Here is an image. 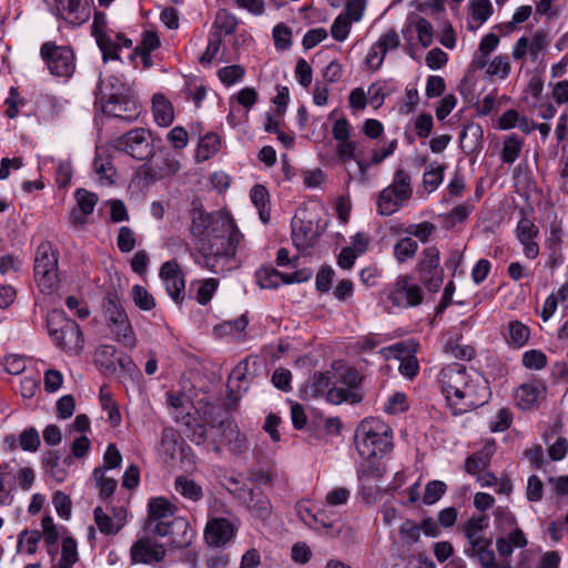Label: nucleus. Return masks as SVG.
Masks as SVG:
<instances>
[{
  "instance_id": "1",
  "label": "nucleus",
  "mask_w": 568,
  "mask_h": 568,
  "mask_svg": "<svg viewBox=\"0 0 568 568\" xmlns=\"http://www.w3.org/2000/svg\"><path fill=\"white\" fill-rule=\"evenodd\" d=\"M207 242L201 247L203 266L215 274H224L232 268L235 255L244 235L233 216L225 211H214L206 233Z\"/></svg>"
},
{
  "instance_id": "2",
  "label": "nucleus",
  "mask_w": 568,
  "mask_h": 568,
  "mask_svg": "<svg viewBox=\"0 0 568 568\" xmlns=\"http://www.w3.org/2000/svg\"><path fill=\"white\" fill-rule=\"evenodd\" d=\"M95 103L104 114L125 122L135 121L142 110L132 88L118 75L100 79L95 89Z\"/></svg>"
},
{
  "instance_id": "3",
  "label": "nucleus",
  "mask_w": 568,
  "mask_h": 568,
  "mask_svg": "<svg viewBox=\"0 0 568 568\" xmlns=\"http://www.w3.org/2000/svg\"><path fill=\"white\" fill-rule=\"evenodd\" d=\"M355 446L364 459H375L393 448L392 428L379 418L363 419L355 430Z\"/></svg>"
},
{
  "instance_id": "4",
  "label": "nucleus",
  "mask_w": 568,
  "mask_h": 568,
  "mask_svg": "<svg viewBox=\"0 0 568 568\" xmlns=\"http://www.w3.org/2000/svg\"><path fill=\"white\" fill-rule=\"evenodd\" d=\"M331 372L335 385L327 394V403L332 405L343 403L355 405L364 399L362 388L364 375L355 366L343 361H334Z\"/></svg>"
},
{
  "instance_id": "5",
  "label": "nucleus",
  "mask_w": 568,
  "mask_h": 568,
  "mask_svg": "<svg viewBox=\"0 0 568 568\" xmlns=\"http://www.w3.org/2000/svg\"><path fill=\"white\" fill-rule=\"evenodd\" d=\"M47 326L53 344L69 355H78L84 345V338L79 324L68 318L62 312H52L47 320Z\"/></svg>"
},
{
  "instance_id": "6",
  "label": "nucleus",
  "mask_w": 568,
  "mask_h": 568,
  "mask_svg": "<svg viewBox=\"0 0 568 568\" xmlns=\"http://www.w3.org/2000/svg\"><path fill=\"white\" fill-rule=\"evenodd\" d=\"M413 196L412 178L404 169L394 172L393 182L384 187L376 201L377 213L389 216L399 211Z\"/></svg>"
},
{
  "instance_id": "7",
  "label": "nucleus",
  "mask_w": 568,
  "mask_h": 568,
  "mask_svg": "<svg viewBox=\"0 0 568 568\" xmlns=\"http://www.w3.org/2000/svg\"><path fill=\"white\" fill-rule=\"evenodd\" d=\"M103 310L114 339L125 348L133 349L136 346V337L121 298L115 291L108 292L103 302Z\"/></svg>"
},
{
  "instance_id": "8",
  "label": "nucleus",
  "mask_w": 568,
  "mask_h": 568,
  "mask_svg": "<svg viewBox=\"0 0 568 568\" xmlns=\"http://www.w3.org/2000/svg\"><path fill=\"white\" fill-rule=\"evenodd\" d=\"M59 253L49 241L41 242L34 255V280L44 294H51L59 286Z\"/></svg>"
},
{
  "instance_id": "9",
  "label": "nucleus",
  "mask_w": 568,
  "mask_h": 568,
  "mask_svg": "<svg viewBox=\"0 0 568 568\" xmlns=\"http://www.w3.org/2000/svg\"><path fill=\"white\" fill-rule=\"evenodd\" d=\"M420 284L429 292H438L444 283V268L440 266V252L432 245L423 248L415 266Z\"/></svg>"
},
{
  "instance_id": "10",
  "label": "nucleus",
  "mask_w": 568,
  "mask_h": 568,
  "mask_svg": "<svg viewBox=\"0 0 568 568\" xmlns=\"http://www.w3.org/2000/svg\"><path fill=\"white\" fill-rule=\"evenodd\" d=\"M40 57L54 77L70 78L75 71V58L71 47L47 41L40 48Z\"/></svg>"
},
{
  "instance_id": "11",
  "label": "nucleus",
  "mask_w": 568,
  "mask_h": 568,
  "mask_svg": "<svg viewBox=\"0 0 568 568\" xmlns=\"http://www.w3.org/2000/svg\"><path fill=\"white\" fill-rule=\"evenodd\" d=\"M229 491L233 497L256 517L266 519L272 513V505L268 497L258 487H251L236 478H230Z\"/></svg>"
},
{
  "instance_id": "12",
  "label": "nucleus",
  "mask_w": 568,
  "mask_h": 568,
  "mask_svg": "<svg viewBox=\"0 0 568 568\" xmlns=\"http://www.w3.org/2000/svg\"><path fill=\"white\" fill-rule=\"evenodd\" d=\"M112 146L138 161L149 160L154 152L151 132L144 128H134L118 136L112 141Z\"/></svg>"
},
{
  "instance_id": "13",
  "label": "nucleus",
  "mask_w": 568,
  "mask_h": 568,
  "mask_svg": "<svg viewBox=\"0 0 568 568\" xmlns=\"http://www.w3.org/2000/svg\"><path fill=\"white\" fill-rule=\"evenodd\" d=\"M138 171V176L144 185H151L159 180L175 174L180 169L179 161L165 148L153 152Z\"/></svg>"
},
{
  "instance_id": "14",
  "label": "nucleus",
  "mask_w": 568,
  "mask_h": 568,
  "mask_svg": "<svg viewBox=\"0 0 568 568\" xmlns=\"http://www.w3.org/2000/svg\"><path fill=\"white\" fill-rule=\"evenodd\" d=\"M489 387L480 377L468 376L457 397L452 396V410L455 415H462L471 409L483 406L489 397Z\"/></svg>"
},
{
  "instance_id": "15",
  "label": "nucleus",
  "mask_w": 568,
  "mask_h": 568,
  "mask_svg": "<svg viewBox=\"0 0 568 568\" xmlns=\"http://www.w3.org/2000/svg\"><path fill=\"white\" fill-rule=\"evenodd\" d=\"M152 531L159 537H169L172 549H185L191 546L195 537L194 530L183 517H175L170 521L154 524Z\"/></svg>"
},
{
  "instance_id": "16",
  "label": "nucleus",
  "mask_w": 568,
  "mask_h": 568,
  "mask_svg": "<svg viewBox=\"0 0 568 568\" xmlns=\"http://www.w3.org/2000/svg\"><path fill=\"white\" fill-rule=\"evenodd\" d=\"M549 44L550 39L547 31L538 29L531 38L520 37L514 44L511 55L515 60L525 61L528 57L532 63L542 62Z\"/></svg>"
},
{
  "instance_id": "17",
  "label": "nucleus",
  "mask_w": 568,
  "mask_h": 568,
  "mask_svg": "<svg viewBox=\"0 0 568 568\" xmlns=\"http://www.w3.org/2000/svg\"><path fill=\"white\" fill-rule=\"evenodd\" d=\"M417 344L412 342H398L387 347H383L379 351V354L385 358H396L398 359L399 373L406 377L407 379H414L419 373V363L416 357Z\"/></svg>"
},
{
  "instance_id": "18",
  "label": "nucleus",
  "mask_w": 568,
  "mask_h": 568,
  "mask_svg": "<svg viewBox=\"0 0 568 568\" xmlns=\"http://www.w3.org/2000/svg\"><path fill=\"white\" fill-rule=\"evenodd\" d=\"M468 376L466 366L459 363L448 364L440 369L437 382L450 408L452 396L457 397L465 382L468 381Z\"/></svg>"
},
{
  "instance_id": "19",
  "label": "nucleus",
  "mask_w": 568,
  "mask_h": 568,
  "mask_svg": "<svg viewBox=\"0 0 568 568\" xmlns=\"http://www.w3.org/2000/svg\"><path fill=\"white\" fill-rule=\"evenodd\" d=\"M388 298L398 307H410L422 304L424 293L422 287L414 283L410 276H399L389 290Z\"/></svg>"
},
{
  "instance_id": "20",
  "label": "nucleus",
  "mask_w": 568,
  "mask_h": 568,
  "mask_svg": "<svg viewBox=\"0 0 568 568\" xmlns=\"http://www.w3.org/2000/svg\"><path fill=\"white\" fill-rule=\"evenodd\" d=\"M49 11L65 22L80 26L89 19V11L83 0H44Z\"/></svg>"
},
{
  "instance_id": "21",
  "label": "nucleus",
  "mask_w": 568,
  "mask_h": 568,
  "mask_svg": "<svg viewBox=\"0 0 568 568\" xmlns=\"http://www.w3.org/2000/svg\"><path fill=\"white\" fill-rule=\"evenodd\" d=\"M159 275L170 297L181 305L185 298V280L179 263L175 260L164 262Z\"/></svg>"
},
{
  "instance_id": "22",
  "label": "nucleus",
  "mask_w": 568,
  "mask_h": 568,
  "mask_svg": "<svg viewBox=\"0 0 568 568\" xmlns=\"http://www.w3.org/2000/svg\"><path fill=\"white\" fill-rule=\"evenodd\" d=\"M166 550L163 545L153 542L149 537H141L130 548V560L133 565H153L164 560Z\"/></svg>"
},
{
  "instance_id": "23",
  "label": "nucleus",
  "mask_w": 568,
  "mask_h": 568,
  "mask_svg": "<svg viewBox=\"0 0 568 568\" xmlns=\"http://www.w3.org/2000/svg\"><path fill=\"white\" fill-rule=\"evenodd\" d=\"M523 216L516 226V237L524 246V254L529 260H535L539 255V245L535 239L539 235V229L534 220L527 217L521 211Z\"/></svg>"
},
{
  "instance_id": "24",
  "label": "nucleus",
  "mask_w": 568,
  "mask_h": 568,
  "mask_svg": "<svg viewBox=\"0 0 568 568\" xmlns=\"http://www.w3.org/2000/svg\"><path fill=\"white\" fill-rule=\"evenodd\" d=\"M235 536V527L227 518H213L207 521L204 538L207 545L220 548Z\"/></svg>"
},
{
  "instance_id": "25",
  "label": "nucleus",
  "mask_w": 568,
  "mask_h": 568,
  "mask_svg": "<svg viewBox=\"0 0 568 568\" xmlns=\"http://www.w3.org/2000/svg\"><path fill=\"white\" fill-rule=\"evenodd\" d=\"M335 385L332 377V372H315L308 381L303 385L301 393L304 399H315L325 396L331 392L332 386Z\"/></svg>"
},
{
  "instance_id": "26",
  "label": "nucleus",
  "mask_w": 568,
  "mask_h": 568,
  "mask_svg": "<svg viewBox=\"0 0 568 568\" xmlns=\"http://www.w3.org/2000/svg\"><path fill=\"white\" fill-rule=\"evenodd\" d=\"M185 448L191 449L176 429L166 427L162 430L159 454L165 462L173 460L176 453H184Z\"/></svg>"
},
{
  "instance_id": "27",
  "label": "nucleus",
  "mask_w": 568,
  "mask_h": 568,
  "mask_svg": "<svg viewBox=\"0 0 568 568\" xmlns=\"http://www.w3.org/2000/svg\"><path fill=\"white\" fill-rule=\"evenodd\" d=\"M320 234L314 229L312 221H304L301 219L293 220L292 222V240L298 250H306L313 247L317 242Z\"/></svg>"
},
{
  "instance_id": "28",
  "label": "nucleus",
  "mask_w": 568,
  "mask_h": 568,
  "mask_svg": "<svg viewBox=\"0 0 568 568\" xmlns=\"http://www.w3.org/2000/svg\"><path fill=\"white\" fill-rule=\"evenodd\" d=\"M74 197L78 209L71 212L70 222L73 225H82L85 222V216L93 212L99 197L95 193L89 192L85 189H78L74 192Z\"/></svg>"
},
{
  "instance_id": "29",
  "label": "nucleus",
  "mask_w": 568,
  "mask_h": 568,
  "mask_svg": "<svg viewBox=\"0 0 568 568\" xmlns=\"http://www.w3.org/2000/svg\"><path fill=\"white\" fill-rule=\"evenodd\" d=\"M254 377V373L250 371L248 358H244L232 369L229 376L230 393L232 395L236 393L239 396L245 393Z\"/></svg>"
},
{
  "instance_id": "30",
  "label": "nucleus",
  "mask_w": 568,
  "mask_h": 568,
  "mask_svg": "<svg viewBox=\"0 0 568 568\" xmlns=\"http://www.w3.org/2000/svg\"><path fill=\"white\" fill-rule=\"evenodd\" d=\"M489 526V518L487 515L473 516L463 525V531L468 540V547H477L480 544H487L488 538L481 534Z\"/></svg>"
},
{
  "instance_id": "31",
  "label": "nucleus",
  "mask_w": 568,
  "mask_h": 568,
  "mask_svg": "<svg viewBox=\"0 0 568 568\" xmlns=\"http://www.w3.org/2000/svg\"><path fill=\"white\" fill-rule=\"evenodd\" d=\"M501 334L510 347L521 348L530 338V328L520 321L514 320L507 324Z\"/></svg>"
},
{
  "instance_id": "32",
  "label": "nucleus",
  "mask_w": 568,
  "mask_h": 568,
  "mask_svg": "<svg viewBox=\"0 0 568 568\" xmlns=\"http://www.w3.org/2000/svg\"><path fill=\"white\" fill-rule=\"evenodd\" d=\"M176 506L164 497L151 498L148 504V520L152 523L165 521L166 518L174 516Z\"/></svg>"
},
{
  "instance_id": "33",
  "label": "nucleus",
  "mask_w": 568,
  "mask_h": 568,
  "mask_svg": "<svg viewBox=\"0 0 568 568\" xmlns=\"http://www.w3.org/2000/svg\"><path fill=\"white\" fill-rule=\"evenodd\" d=\"M546 392V386L541 383L523 384L517 388L516 398L521 409L532 408L539 397Z\"/></svg>"
},
{
  "instance_id": "34",
  "label": "nucleus",
  "mask_w": 568,
  "mask_h": 568,
  "mask_svg": "<svg viewBox=\"0 0 568 568\" xmlns=\"http://www.w3.org/2000/svg\"><path fill=\"white\" fill-rule=\"evenodd\" d=\"M92 166L101 181H105L106 184H113L115 182L116 169L112 163L110 154L97 150Z\"/></svg>"
},
{
  "instance_id": "35",
  "label": "nucleus",
  "mask_w": 568,
  "mask_h": 568,
  "mask_svg": "<svg viewBox=\"0 0 568 568\" xmlns=\"http://www.w3.org/2000/svg\"><path fill=\"white\" fill-rule=\"evenodd\" d=\"M221 148V138L215 132H207L201 139L196 148V162H205L213 158Z\"/></svg>"
},
{
  "instance_id": "36",
  "label": "nucleus",
  "mask_w": 568,
  "mask_h": 568,
  "mask_svg": "<svg viewBox=\"0 0 568 568\" xmlns=\"http://www.w3.org/2000/svg\"><path fill=\"white\" fill-rule=\"evenodd\" d=\"M220 426L223 428L222 444L230 446V449L236 454L246 449L245 437L240 433L233 422L222 420Z\"/></svg>"
},
{
  "instance_id": "37",
  "label": "nucleus",
  "mask_w": 568,
  "mask_h": 568,
  "mask_svg": "<svg viewBox=\"0 0 568 568\" xmlns=\"http://www.w3.org/2000/svg\"><path fill=\"white\" fill-rule=\"evenodd\" d=\"M250 197L254 206L258 211L261 221L266 224L271 219L270 212V193L262 184H255L250 191Z\"/></svg>"
},
{
  "instance_id": "38",
  "label": "nucleus",
  "mask_w": 568,
  "mask_h": 568,
  "mask_svg": "<svg viewBox=\"0 0 568 568\" xmlns=\"http://www.w3.org/2000/svg\"><path fill=\"white\" fill-rule=\"evenodd\" d=\"M191 233L195 237L205 236L211 225L212 212L207 213L201 203H193L191 209Z\"/></svg>"
},
{
  "instance_id": "39",
  "label": "nucleus",
  "mask_w": 568,
  "mask_h": 568,
  "mask_svg": "<svg viewBox=\"0 0 568 568\" xmlns=\"http://www.w3.org/2000/svg\"><path fill=\"white\" fill-rule=\"evenodd\" d=\"M155 122L161 126H169L174 120L172 103L163 95L155 94L152 100Z\"/></svg>"
},
{
  "instance_id": "40",
  "label": "nucleus",
  "mask_w": 568,
  "mask_h": 568,
  "mask_svg": "<svg viewBox=\"0 0 568 568\" xmlns=\"http://www.w3.org/2000/svg\"><path fill=\"white\" fill-rule=\"evenodd\" d=\"M79 560L78 544L72 537H63L61 545V556L51 568H73Z\"/></svg>"
},
{
  "instance_id": "41",
  "label": "nucleus",
  "mask_w": 568,
  "mask_h": 568,
  "mask_svg": "<svg viewBox=\"0 0 568 568\" xmlns=\"http://www.w3.org/2000/svg\"><path fill=\"white\" fill-rule=\"evenodd\" d=\"M174 488L182 497L193 503L200 501L204 496L202 487L194 479L186 476H178Z\"/></svg>"
},
{
  "instance_id": "42",
  "label": "nucleus",
  "mask_w": 568,
  "mask_h": 568,
  "mask_svg": "<svg viewBox=\"0 0 568 568\" xmlns=\"http://www.w3.org/2000/svg\"><path fill=\"white\" fill-rule=\"evenodd\" d=\"M464 552L467 557L478 558L480 565L485 568L498 567L494 550L491 549V540H487V544H480L477 547H467Z\"/></svg>"
},
{
  "instance_id": "43",
  "label": "nucleus",
  "mask_w": 568,
  "mask_h": 568,
  "mask_svg": "<svg viewBox=\"0 0 568 568\" xmlns=\"http://www.w3.org/2000/svg\"><path fill=\"white\" fill-rule=\"evenodd\" d=\"M446 168V164L433 162L425 170L423 174V186L428 193L436 191L443 183Z\"/></svg>"
},
{
  "instance_id": "44",
  "label": "nucleus",
  "mask_w": 568,
  "mask_h": 568,
  "mask_svg": "<svg viewBox=\"0 0 568 568\" xmlns=\"http://www.w3.org/2000/svg\"><path fill=\"white\" fill-rule=\"evenodd\" d=\"M239 24L237 18L226 9H220L216 12L213 28L216 30L215 36H230L235 32Z\"/></svg>"
},
{
  "instance_id": "45",
  "label": "nucleus",
  "mask_w": 568,
  "mask_h": 568,
  "mask_svg": "<svg viewBox=\"0 0 568 568\" xmlns=\"http://www.w3.org/2000/svg\"><path fill=\"white\" fill-rule=\"evenodd\" d=\"M42 538V534L38 529L29 530L23 529L18 535L17 552H26L28 555H34L38 549V545Z\"/></svg>"
},
{
  "instance_id": "46",
  "label": "nucleus",
  "mask_w": 568,
  "mask_h": 568,
  "mask_svg": "<svg viewBox=\"0 0 568 568\" xmlns=\"http://www.w3.org/2000/svg\"><path fill=\"white\" fill-rule=\"evenodd\" d=\"M283 273L273 266H263L255 273L256 283L261 288H277L282 283Z\"/></svg>"
},
{
  "instance_id": "47",
  "label": "nucleus",
  "mask_w": 568,
  "mask_h": 568,
  "mask_svg": "<svg viewBox=\"0 0 568 568\" xmlns=\"http://www.w3.org/2000/svg\"><path fill=\"white\" fill-rule=\"evenodd\" d=\"M247 324H248V320H247L246 315L243 314L233 321H226V322L215 325L213 328V333L217 337L235 336V335L244 332Z\"/></svg>"
},
{
  "instance_id": "48",
  "label": "nucleus",
  "mask_w": 568,
  "mask_h": 568,
  "mask_svg": "<svg viewBox=\"0 0 568 568\" xmlns=\"http://www.w3.org/2000/svg\"><path fill=\"white\" fill-rule=\"evenodd\" d=\"M524 141L517 134L513 133L504 140L500 159L504 163H514L523 149Z\"/></svg>"
},
{
  "instance_id": "49",
  "label": "nucleus",
  "mask_w": 568,
  "mask_h": 568,
  "mask_svg": "<svg viewBox=\"0 0 568 568\" xmlns=\"http://www.w3.org/2000/svg\"><path fill=\"white\" fill-rule=\"evenodd\" d=\"M196 286L195 300L200 305H207L219 287L216 278H205L192 283V287Z\"/></svg>"
},
{
  "instance_id": "50",
  "label": "nucleus",
  "mask_w": 568,
  "mask_h": 568,
  "mask_svg": "<svg viewBox=\"0 0 568 568\" xmlns=\"http://www.w3.org/2000/svg\"><path fill=\"white\" fill-rule=\"evenodd\" d=\"M418 244L410 236L402 237L394 245V257L399 263L413 260L417 253Z\"/></svg>"
},
{
  "instance_id": "51",
  "label": "nucleus",
  "mask_w": 568,
  "mask_h": 568,
  "mask_svg": "<svg viewBox=\"0 0 568 568\" xmlns=\"http://www.w3.org/2000/svg\"><path fill=\"white\" fill-rule=\"evenodd\" d=\"M115 355L116 348L112 345H102L95 352L97 365L106 374L115 372Z\"/></svg>"
},
{
  "instance_id": "52",
  "label": "nucleus",
  "mask_w": 568,
  "mask_h": 568,
  "mask_svg": "<svg viewBox=\"0 0 568 568\" xmlns=\"http://www.w3.org/2000/svg\"><path fill=\"white\" fill-rule=\"evenodd\" d=\"M99 398L102 409L108 413L110 423L113 426L120 425L121 414L119 405L113 399L111 392H109L105 387H101Z\"/></svg>"
},
{
  "instance_id": "53",
  "label": "nucleus",
  "mask_w": 568,
  "mask_h": 568,
  "mask_svg": "<svg viewBox=\"0 0 568 568\" xmlns=\"http://www.w3.org/2000/svg\"><path fill=\"white\" fill-rule=\"evenodd\" d=\"M491 453H474L466 458L465 470L467 474L478 476L481 474L490 464Z\"/></svg>"
},
{
  "instance_id": "54",
  "label": "nucleus",
  "mask_w": 568,
  "mask_h": 568,
  "mask_svg": "<svg viewBox=\"0 0 568 568\" xmlns=\"http://www.w3.org/2000/svg\"><path fill=\"white\" fill-rule=\"evenodd\" d=\"M93 478L97 480L100 498L106 500L112 497L118 487V481L114 478L105 477L102 467L93 470Z\"/></svg>"
},
{
  "instance_id": "55",
  "label": "nucleus",
  "mask_w": 568,
  "mask_h": 568,
  "mask_svg": "<svg viewBox=\"0 0 568 568\" xmlns=\"http://www.w3.org/2000/svg\"><path fill=\"white\" fill-rule=\"evenodd\" d=\"M134 305L142 311H152L156 306L155 298L142 285L135 284L131 288Z\"/></svg>"
},
{
  "instance_id": "56",
  "label": "nucleus",
  "mask_w": 568,
  "mask_h": 568,
  "mask_svg": "<svg viewBox=\"0 0 568 568\" xmlns=\"http://www.w3.org/2000/svg\"><path fill=\"white\" fill-rule=\"evenodd\" d=\"M272 37L274 41V47L277 50H288L292 45V29L286 26L284 22H280L274 26L272 30Z\"/></svg>"
},
{
  "instance_id": "57",
  "label": "nucleus",
  "mask_w": 568,
  "mask_h": 568,
  "mask_svg": "<svg viewBox=\"0 0 568 568\" xmlns=\"http://www.w3.org/2000/svg\"><path fill=\"white\" fill-rule=\"evenodd\" d=\"M93 517L99 530L104 535H116L121 529L115 520L105 514L101 507H95Z\"/></svg>"
},
{
  "instance_id": "58",
  "label": "nucleus",
  "mask_w": 568,
  "mask_h": 568,
  "mask_svg": "<svg viewBox=\"0 0 568 568\" xmlns=\"http://www.w3.org/2000/svg\"><path fill=\"white\" fill-rule=\"evenodd\" d=\"M521 364L527 369L540 371L547 366L548 358L540 349H529L523 354Z\"/></svg>"
},
{
  "instance_id": "59",
  "label": "nucleus",
  "mask_w": 568,
  "mask_h": 568,
  "mask_svg": "<svg viewBox=\"0 0 568 568\" xmlns=\"http://www.w3.org/2000/svg\"><path fill=\"white\" fill-rule=\"evenodd\" d=\"M99 49L102 52L103 60H120L119 50L120 44L113 40L109 34H101L94 38Z\"/></svg>"
},
{
  "instance_id": "60",
  "label": "nucleus",
  "mask_w": 568,
  "mask_h": 568,
  "mask_svg": "<svg viewBox=\"0 0 568 568\" xmlns=\"http://www.w3.org/2000/svg\"><path fill=\"white\" fill-rule=\"evenodd\" d=\"M495 524L496 528L503 532L517 528V520L515 515L509 510L508 507L498 506L495 511Z\"/></svg>"
},
{
  "instance_id": "61",
  "label": "nucleus",
  "mask_w": 568,
  "mask_h": 568,
  "mask_svg": "<svg viewBox=\"0 0 568 568\" xmlns=\"http://www.w3.org/2000/svg\"><path fill=\"white\" fill-rule=\"evenodd\" d=\"M217 75L224 85L231 87L244 78L245 69L240 64H232L220 69Z\"/></svg>"
},
{
  "instance_id": "62",
  "label": "nucleus",
  "mask_w": 568,
  "mask_h": 568,
  "mask_svg": "<svg viewBox=\"0 0 568 568\" xmlns=\"http://www.w3.org/2000/svg\"><path fill=\"white\" fill-rule=\"evenodd\" d=\"M436 231L435 224L428 221H424L417 224H410L405 229V233L410 237L415 236L422 243H427Z\"/></svg>"
},
{
  "instance_id": "63",
  "label": "nucleus",
  "mask_w": 568,
  "mask_h": 568,
  "mask_svg": "<svg viewBox=\"0 0 568 568\" xmlns=\"http://www.w3.org/2000/svg\"><path fill=\"white\" fill-rule=\"evenodd\" d=\"M398 532L406 545H414L420 539V526L413 519L403 521Z\"/></svg>"
},
{
  "instance_id": "64",
  "label": "nucleus",
  "mask_w": 568,
  "mask_h": 568,
  "mask_svg": "<svg viewBox=\"0 0 568 568\" xmlns=\"http://www.w3.org/2000/svg\"><path fill=\"white\" fill-rule=\"evenodd\" d=\"M510 61L508 55H497L488 64L487 74L489 77H498L506 79L510 73Z\"/></svg>"
}]
</instances>
